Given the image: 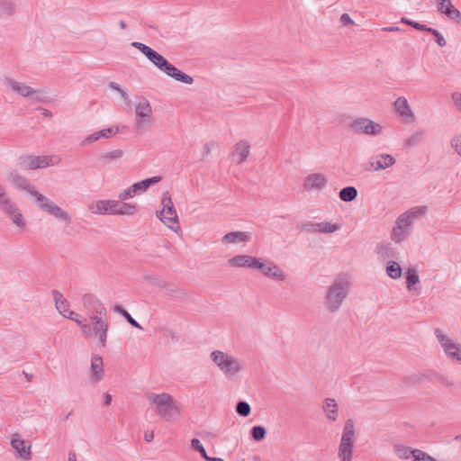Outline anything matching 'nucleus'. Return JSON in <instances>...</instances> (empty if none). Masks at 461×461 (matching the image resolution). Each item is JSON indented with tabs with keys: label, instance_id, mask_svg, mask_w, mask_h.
<instances>
[{
	"label": "nucleus",
	"instance_id": "1",
	"mask_svg": "<svg viewBox=\"0 0 461 461\" xmlns=\"http://www.w3.org/2000/svg\"><path fill=\"white\" fill-rule=\"evenodd\" d=\"M349 281L345 275H339L329 286L324 297L325 308L331 313L341 307L349 294Z\"/></svg>",
	"mask_w": 461,
	"mask_h": 461
},
{
	"label": "nucleus",
	"instance_id": "2",
	"mask_svg": "<svg viewBox=\"0 0 461 461\" xmlns=\"http://www.w3.org/2000/svg\"><path fill=\"white\" fill-rule=\"evenodd\" d=\"M147 399L152 410L162 419L168 421L175 420L179 417V408L170 394L151 393L147 395Z\"/></svg>",
	"mask_w": 461,
	"mask_h": 461
},
{
	"label": "nucleus",
	"instance_id": "3",
	"mask_svg": "<svg viewBox=\"0 0 461 461\" xmlns=\"http://www.w3.org/2000/svg\"><path fill=\"white\" fill-rule=\"evenodd\" d=\"M146 58L159 70L163 71L165 74L174 78L175 80L187 85L193 84L194 78L191 76L179 70L153 49L149 50Z\"/></svg>",
	"mask_w": 461,
	"mask_h": 461
},
{
	"label": "nucleus",
	"instance_id": "4",
	"mask_svg": "<svg viewBox=\"0 0 461 461\" xmlns=\"http://www.w3.org/2000/svg\"><path fill=\"white\" fill-rule=\"evenodd\" d=\"M210 357L212 361L226 377L235 376L243 368L241 361L239 358H235L223 351L213 350Z\"/></svg>",
	"mask_w": 461,
	"mask_h": 461
},
{
	"label": "nucleus",
	"instance_id": "5",
	"mask_svg": "<svg viewBox=\"0 0 461 461\" xmlns=\"http://www.w3.org/2000/svg\"><path fill=\"white\" fill-rule=\"evenodd\" d=\"M162 209L157 212L159 220L176 233L181 231L178 216L173 204L171 196L167 191L163 194L161 200Z\"/></svg>",
	"mask_w": 461,
	"mask_h": 461
},
{
	"label": "nucleus",
	"instance_id": "6",
	"mask_svg": "<svg viewBox=\"0 0 461 461\" xmlns=\"http://www.w3.org/2000/svg\"><path fill=\"white\" fill-rule=\"evenodd\" d=\"M3 84L21 96L31 98L38 102H46V96L43 91L35 90L24 83L18 82L13 78L5 77L3 79Z\"/></svg>",
	"mask_w": 461,
	"mask_h": 461
},
{
	"label": "nucleus",
	"instance_id": "7",
	"mask_svg": "<svg viewBox=\"0 0 461 461\" xmlns=\"http://www.w3.org/2000/svg\"><path fill=\"white\" fill-rule=\"evenodd\" d=\"M435 335L443 348L447 358L461 364V344L454 342L451 339L444 335L438 329L435 330Z\"/></svg>",
	"mask_w": 461,
	"mask_h": 461
},
{
	"label": "nucleus",
	"instance_id": "8",
	"mask_svg": "<svg viewBox=\"0 0 461 461\" xmlns=\"http://www.w3.org/2000/svg\"><path fill=\"white\" fill-rule=\"evenodd\" d=\"M350 129L357 134L377 136L382 133L383 127L371 119L357 118L350 123Z\"/></svg>",
	"mask_w": 461,
	"mask_h": 461
},
{
	"label": "nucleus",
	"instance_id": "9",
	"mask_svg": "<svg viewBox=\"0 0 461 461\" xmlns=\"http://www.w3.org/2000/svg\"><path fill=\"white\" fill-rule=\"evenodd\" d=\"M52 156H33V155H26L22 156L18 159V165L22 169H36V168H44L49 166H52L55 163Z\"/></svg>",
	"mask_w": 461,
	"mask_h": 461
},
{
	"label": "nucleus",
	"instance_id": "10",
	"mask_svg": "<svg viewBox=\"0 0 461 461\" xmlns=\"http://www.w3.org/2000/svg\"><path fill=\"white\" fill-rule=\"evenodd\" d=\"M135 113L137 118H140L136 120V127L139 131L150 126L152 108L146 98H141V100L136 104Z\"/></svg>",
	"mask_w": 461,
	"mask_h": 461
},
{
	"label": "nucleus",
	"instance_id": "11",
	"mask_svg": "<svg viewBox=\"0 0 461 461\" xmlns=\"http://www.w3.org/2000/svg\"><path fill=\"white\" fill-rule=\"evenodd\" d=\"M395 163L396 160L392 155L382 153L370 158L367 163L370 167H366V169L372 168L375 171H380L393 166Z\"/></svg>",
	"mask_w": 461,
	"mask_h": 461
},
{
	"label": "nucleus",
	"instance_id": "12",
	"mask_svg": "<svg viewBox=\"0 0 461 461\" xmlns=\"http://www.w3.org/2000/svg\"><path fill=\"white\" fill-rule=\"evenodd\" d=\"M259 266L260 267H258L257 269L259 270L264 276L280 281H284L285 279V275L275 263L270 261L266 263L265 259L260 258Z\"/></svg>",
	"mask_w": 461,
	"mask_h": 461
},
{
	"label": "nucleus",
	"instance_id": "13",
	"mask_svg": "<svg viewBox=\"0 0 461 461\" xmlns=\"http://www.w3.org/2000/svg\"><path fill=\"white\" fill-rule=\"evenodd\" d=\"M82 303L91 313L107 315V310L103 303L93 294H85L82 297Z\"/></svg>",
	"mask_w": 461,
	"mask_h": 461
},
{
	"label": "nucleus",
	"instance_id": "14",
	"mask_svg": "<svg viewBox=\"0 0 461 461\" xmlns=\"http://www.w3.org/2000/svg\"><path fill=\"white\" fill-rule=\"evenodd\" d=\"M260 258H255L249 255H237L228 260V264L232 267L255 268L259 266Z\"/></svg>",
	"mask_w": 461,
	"mask_h": 461
},
{
	"label": "nucleus",
	"instance_id": "15",
	"mask_svg": "<svg viewBox=\"0 0 461 461\" xmlns=\"http://www.w3.org/2000/svg\"><path fill=\"white\" fill-rule=\"evenodd\" d=\"M116 204V200H98L92 202L88 205V209L95 214H114Z\"/></svg>",
	"mask_w": 461,
	"mask_h": 461
},
{
	"label": "nucleus",
	"instance_id": "16",
	"mask_svg": "<svg viewBox=\"0 0 461 461\" xmlns=\"http://www.w3.org/2000/svg\"><path fill=\"white\" fill-rule=\"evenodd\" d=\"M393 107L395 112L408 122H413L415 121V115L405 97H398L393 103Z\"/></svg>",
	"mask_w": 461,
	"mask_h": 461
},
{
	"label": "nucleus",
	"instance_id": "17",
	"mask_svg": "<svg viewBox=\"0 0 461 461\" xmlns=\"http://www.w3.org/2000/svg\"><path fill=\"white\" fill-rule=\"evenodd\" d=\"M437 8L439 13L446 14L456 23L461 22V13L452 5L451 0H437Z\"/></svg>",
	"mask_w": 461,
	"mask_h": 461
},
{
	"label": "nucleus",
	"instance_id": "18",
	"mask_svg": "<svg viewBox=\"0 0 461 461\" xmlns=\"http://www.w3.org/2000/svg\"><path fill=\"white\" fill-rule=\"evenodd\" d=\"M51 295L55 302L57 311L63 317H70V315H76V312L69 310V303L64 298L63 294L58 290H52Z\"/></svg>",
	"mask_w": 461,
	"mask_h": 461
},
{
	"label": "nucleus",
	"instance_id": "19",
	"mask_svg": "<svg viewBox=\"0 0 461 461\" xmlns=\"http://www.w3.org/2000/svg\"><path fill=\"white\" fill-rule=\"evenodd\" d=\"M328 180L323 174L314 173L307 176L303 181V187L305 190L310 191L312 189L320 190L324 187Z\"/></svg>",
	"mask_w": 461,
	"mask_h": 461
},
{
	"label": "nucleus",
	"instance_id": "20",
	"mask_svg": "<svg viewBox=\"0 0 461 461\" xmlns=\"http://www.w3.org/2000/svg\"><path fill=\"white\" fill-rule=\"evenodd\" d=\"M7 180L16 185L19 189L25 190L32 195V193L37 192L34 187L30 185L28 179L20 175L16 170H12L8 176Z\"/></svg>",
	"mask_w": 461,
	"mask_h": 461
},
{
	"label": "nucleus",
	"instance_id": "21",
	"mask_svg": "<svg viewBox=\"0 0 461 461\" xmlns=\"http://www.w3.org/2000/svg\"><path fill=\"white\" fill-rule=\"evenodd\" d=\"M12 447L19 453L20 456L24 459L31 458V443L22 439L19 434H14L11 440Z\"/></svg>",
	"mask_w": 461,
	"mask_h": 461
},
{
	"label": "nucleus",
	"instance_id": "22",
	"mask_svg": "<svg viewBox=\"0 0 461 461\" xmlns=\"http://www.w3.org/2000/svg\"><path fill=\"white\" fill-rule=\"evenodd\" d=\"M0 208L4 212H5L11 217L13 222L15 225L19 227H23L25 225L23 219V215L20 212H18V209L15 203H14L12 201L5 202V204L1 206Z\"/></svg>",
	"mask_w": 461,
	"mask_h": 461
},
{
	"label": "nucleus",
	"instance_id": "23",
	"mask_svg": "<svg viewBox=\"0 0 461 461\" xmlns=\"http://www.w3.org/2000/svg\"><path fill=\"white\" fill-rule=\"evenodd\" d=\"M250 150V145L248 140H240L235 145V149L232 152V157H238L237 163H243L249 157Z\"/></svg>",
	"mask_w": 461,
	"mask_h": 461
},
{
	"label": "nucleus",
	"instance_id": "24",
	"mask_svg": "<svg viewBox=\"0 0 461 461\" xmlns=\"http://www.w3.org/2000/svg\"><path fill=\"white\" fill-rule=\"evenodd\" d=\"M108 328L109 323L107 320L91 327L93 335L98 339V342L102 347H104L106 344Z\"/></svg>",
	"mask_w": 461,
	"mask_h": 461
},
{
	"label": "nucleus",
	"instance_id": "25",
	"mask_svg": "<svg viewBox=\"0 0 461 461\" xmlns=\"http://www.w3.org/2000/svg\"><path fill=\"white\" fill-rule=\"evenodd\" d=\"M91 369H92V382H99L104 375V364L103 358L95 355L91 359Z\"/></svg>",
	"mask_w": 461,
	"mask_h": 461
},
{
	"label": "nucleus",
	"instance_id": "26",
	"mask_svg": "<svg viewBox=\"0 0 461 461\" xmlns=\"http://www.w3.org/2000/svg\"><path fill=\"white\" fill-rule=\"evenodd\" d=\"M32 196L35 197L36 202L38 203V207L43 211L51 214L54 209L58 206L54 203L50 199L41 194L40 192L32 193Z\"/></svg>",
	"mask_w": 461,
	"mask_h": 461
},
{
	"label": "nucleus",
	"instance_id": "27",
	"mask_svg": "<svg viewBox=\"0 0 461 461\" xmlns=\"http://www.w3.org/2000/svg\"><path fill=\"white\" fill-rule=\"evenodd\" d=\"M323 411L330 420L335 421L338 419V404L334 399L326 398L323 402Z\"/></svg>",
	"mask_w": 461,
	"mask_h": 461
},
{
	"label": "nucleus",
	"instance_id": "28",
	"mask_svg": "<svg viewBox=\"0 0 461 461\" xmlns=\"http://www.w3.org/2000/svg\"><path fill=\"white\" fill-rule=\"evenodd\" d=\"M249 240V235L244 231H231L225 234L221 241L224 243H240Z\"/></svg>",
	"mask_w": 461,
	"mask_h": 461
},
{
	"label": "nucleus",
	"instance_id": "29",
	"mask_svg": "<svg viewBox=\"0 0 461 461\" xmlns=\"http://www.w3.org/2000/svg\"><path fill=\"white\" fill-rule=\"evenodd\" d=\"M162 179L161 176H152L149 178L143 179L140 182L134 183L132 185V191L137 194H141L145 192L151 185L157 184L160 182Z\"/></svg>",
	"mask_w": 461,
	"mask_h": 461
},
{
	"label": "nucleus",
	"instance_id": "30",
	"mask_svg": "<svg viewBox=\"0 0 461 461\" xmlns=\"http://www.w3.org/2000/svg\"><path fill=\"white\" fill-rule=\"evenodd\" d=\"M425 377L426 370L424 372H417L404 376L402 383L404 385L411 387L423 383L425 381Z\"/></svg>",
	"mask_w": 461,
	"mask_h": 461
},
{
	"label": "nucleus",
	"instance_id": "31",
	"mask_svg": "<svg viewBox=\"0 0 461 461\" xmlns=\"http://www.w3.org/2000/svg\"><path fill=\"white\" fill-rule=\"evenodd\" d=\"M425 380H429L431 382H438L445 386H453L454 385V383L452 381L448 380L443 375H441L434 370H431V369L426 370Z\"/></svg>",
	"mask_w": 461,
	"mask_h": 461
},
{
	"label": "nucleus",
	"instance_id": "32",
	"mask_svg": "<svg viewBox=\"0 0 461 461\" xmlns=\"http://www.w3.org/2000/svg\"><path fill=\"white\" fill-rule=\"evenodd\" d=\"M123 156V150L122 149H113L112 151H108L101 154L98 157V160L102 163V165H105L109 162L116 161L120 159Z\"/></svg>",
	"mask_w": 461,
	"mask_h": 461
},
{
	"label": "nucleus",
	"instance_id": "33",
	"mask_svg": "<svg viewBox=\"0 0 461 461\" xmlns=\"http://www.w3.org/2000/svg\"><path fill=\"white\" fill-rule=\"evenodd\" d=\"M136 206L131 203H121L117 201V204L114 208V214L120 215H132L136 212Z\"/></svg>",
	"mask_w": 461,
	"mask_h": 461
},
{
	"label": "nucleus",
	"instance_id": "34",
	"mask_svg": "<svg viewBox=\"0 0 461 461\" xmlns=\"http://www.w3.org/2000/svg\"><path fill=\"white\" fill-rule=\"evenodd\" d=\"M353 447L349 444H346L343 442L339 443L338 457L341 461H351L353 455Z\"/></svg>",
	"mask_w": 461,
	"mask_h": 461
},
{
	"label": "nucleus",
	"instance_id": "35",
	"mask_svg": "<svg viewBox=\"0 0 461 461\" xmlns=\"http://www.w3.org/2000/svg\"><path fill=\"white\" fill-rule=\"evenodd\" d=\"M339 196L343 202H352L357 196V190L355 186H346L339 191Z\"/></svg>",
	"mask_w": 461,
	"mask_h": 461
},
{
	"label": "nucleus",
	"instance_id": "36",
	"mask_svg": "<svg viewBox=\"0 0 461 461\" xmlns=\"http://www.w3.org/2000/svg\"><path fill=\"white\" fill-rule=\"evenodd\" d=\"M15 12V4L10 0H0V17L11 16Z\"/></svg>",
	"mask_w": 461,
	"mask_h": 461
},
{
	"label": "nucleus",
	"instance_id": "37",
	"mask_svg": "<svg viewBox=\"0 0 461 461\" xmlns=\"http://www.w3.org/2000/svg\"><path fill=\"white\" fill-rule=\"evenodd\" d=\"M386 274L393 279H398L402 276V267L395 261H389L386 266Z\"/></svg>",
	"mask_w": 461,
	"mask_h": 461
},
{
	"label": "nucleus",
	"instance_id": "38",
	"mask_svg": "<svg viewBox=\"0 0 461 461\" xmlns=\"http://www.w3.org/2000/svg\"><path fill=\"white\" fill-rule=\"evenodd\" d=\"M113 311L117 313H120L122 316H123L126 321L132 326V327H135L139 330H142V327L140 326V324L131 317V315L125 310L123 309L122 306L120 305H115L114 308H113Z\"/></svg>",
	"mask_w": 461,
	"mask_h": 461
},
{
	"label": "nucleus",
	"instance_id": "39",
	"mask_svg": "<svg viewBox=\"0 0 461 461\" xmlns=\"http://www.w3.org/2000/svg\"><path fill=\"white\" fill-rule=\"evenodd\" d=\"M425 137L424 130L416 131L411 137H409L405 141V146L410 148L412 146L418 145L420 141L423 140Z\"/></svg>",
	"mask_w": 461,
	"mask_h": 461
},
{
	"label": "nucleus",
	"instance_id": "40",
	"mask_svg": "<svg viewBox=\"0 0 461 461\" xmlns=\"http://www.w3.org/2000/svg\"><path fill=\"white\" fill-rule=\"evenodd\" d=\"M420 282L419 275L417 274L414 267H410L407 268V278H406V284L407 288L409 290H411V287L418 284Z\"/></svg>",
	"mask_w": 461,
	"mask_h": 461
},
{
	"label": "nucleus",
	"instance_id": "41",
	"mask_svg": "<svg viewBox=\"0 0 461 461\" xmlns=\"http://www.w3.org/2000/svg\"><path fill=\"white\" fill-rule=\"evenodd\" d=\"M50 215L55 217L57 220L64 221L68 224L71 222V216L69 213L59 206H57Z\"/></svg>",
	"mask_w": 461,
	"mask_h": 461
},
{
	"label": "nucleus",
	"instance_id": "42",
	"mask_svg": "<svg viewBox=\"0 0 461 461\" xmlns=\"http://www.w3.org/2000/svg\"><path fill=\"white\" fill-rule=\"evenodd\" d=\"M342 437L344 438H356V429H355V423L353 420L348 419L346 420Z\"/></svg>",
	"mask_w": 461,
	"mask_h": 461
},
{
	"label": "nucleus",
	"instance_id": "43",
	"mask_svg": "<svg viewBox=\"0 0 461 461\" xmlns=\"http://www.w3.org/2000/svg\"><path fill=\"white\" fill-rule=\"evenodd\" d=\"M413 219L408 212L402 213L398 219L396 220L397 226H401L402 228L408 230V228L411 225Z\"/></svg>",
	"mask_w": 461,
	"mask_h": 461
},
{
	"label": "nucleus",
	"instance_id": "44",
	"mask_svg": "<svg viewBox=\"0 0 461 461\" xmlns=\"http://www.w3.org/2000/svg\"><path fill=\"white\" fill-rule=\"evenodd\" d=\"M266 429L263 426L257 425L251 429V436L254 440L261 441L266 438Z\"/></svg>",
	"mask_w": 461,
	"mask_h": 461
},
{
	"label": "nucleus",
	"instance_id": "45",
	"mask_svg": "<svg viewBox=\"0 0 461 461\" xmlns=\"http://www.w3.org/2000/svg\"><path fill=\"white\" fill-rule=\"evenodd\" d=\"M396 452L401 459H408L414 455V449L404 446H396Z\"/></svg>",
	"mask_w": 461,
	"mask_h": 461
},
{
	"label": "nucleus",
	"instance_id": "46",
	"mask_svg": "<svg viewBox=\"0 0 461 461\" xmlns=\"http://www.w3.org/2000/svg\"><path fill=\"white\" fill-rule=\"evenodd\" d=\"M236 411L242 417H248L250 414V405L245 401H240L236 405Z\"/></svg>",
	"mask_w": 461,
	"mask_h": 461
},
{
	"label": "nucleus",
	"instance_id": "47",
	"mask_svg": "<svg viewBox=\"0 0 461 461\" xmlns=\"http://www.w3.org/2000/svg\"><path fill=\"white\" fill-rule=\"evenodd\" d=\"M406 232L407 230L402 228L401 226L395 225L392 231V240L397 243L401 242L403 240Z\"/></svg>",
	"mask_w": 461,
	"mask_h": 461
},
{
	"label": "nucleus",
	"instance_id": "48",
	"mask_svg": "<svg viewBox=\"0 0 461 461\" xmlns=\"http://www.w3.org/2000/svg\"><path fill=\"white\" fill-rule=\"evenodd\" d=\"M191 447L197 452L200 453L201 456L203 458V459H206V457L208 456L207 453H206V450L205 448L203 447V446L202 445L201 441L198 439V438H193L191 440Z\"/></svg>",
	"mask_w": 461,
	"mask_h": 461
},
{
	"label": "nucleus",
	"instance_id": "49",
	"mask_svg": "<svg viewBox=\"0 0 461 461\" xmlns=\"http://www.w3.org/2000/svg\"><path fill=\"white\" fill-rule=\"evenodd\" d=\"M407 212L411 214V218L414 220V219L418 218L419 216L425 215L428 212V207L425 205L416 206V207L410 209Z\"/></svg>",
	"mask_w": 461,
	"mask_h": 461
},
{
	"label": "nucleus",
	"instance_id": "50",
	"mask_svg": "<svg viewBox=\"0 0 461 461\" xmlns=\"http://www.w3.org/2000/svg\"><path fill=\"white\" fill-rule=\"evenodd\" d=\"M108 86H109L110 88H112V89H113V90L117 91V92L121 95V96L123 98V101L125 102V104H126L128 106H130V103H131V101H130V99H129V96H128L127 93H126L123 89H122V88L120 87V86H119L117 83H115V82H110V83H109V85H108Z\"/></svg>",
	"mask_w": 461,
	"mask_h": 461
},
{
	"label": "nucleus",
	"instance_id": "51",
	"mask_svg": "<svg viewBox=\"0 0 461 461\" xmlns=\"http://www.w3.org/2000/svg\"><path fill=\"white\" fill-rule=\"evenodd\" d=\"M413 461H436L432 456L420 449H414Z\"/></svg>",
	"mask_w": 461,
	"mask_h": 461
},
{
	"label": "nucleus",
	"instance_id": "52",
	"mask_svg": "<svg viewBox=\"0 0 461 461\" xmlns=\"http://www.w3.org/2000/svg\"><path fill=\"white\" fill-rule=\"evenodd\" d=\"M301 228L307 232H321L319 222L306 221L302 224Z\"/></svg>",
	"mask_w": 461,
	"mask_h": 461
},
{
	"label": "nucleus",
	"instance_id": "53",
	"mask_svg": "<svg viewBox=\"0 0 461 461\" xmlns=\"http://www.w3.org/2000/svg\"><path fill=\"white\" fill-rule=\"evenodd\" d=\"M321 232L330 233L338 230L340 228L339 224H330L329 222H319Z\"/></svg>",
	"mask_w": 461,
	"mask_h": 461
},
{
	"label": "nucleus",
	"instance_id": "54",
	"mask_svg": "<svg viewBox=\"0 0 461 461\" xmlns=\"http://www.w3.org/2000/svg\"><path fill=\"white\" fill-rule=\"evenodd\" d=\"M429 32L436 37V41L439 47H444L447 44L445 38L438 30L430 27Z\"/></svg>",
	"mask_w": 461,
	"mask_h": 461
},
{
	"label": "nucleus",
	"instance_id": "55",
	"mask_svg": "<svg viewBox=\"0 0 461 461\" xmlns=\"http://www.w3.org/2000/svg\"><path fill=\"white\" fill-rule=\"evenodd\" d=\"M131 46L135 49L139 50L145 57L151 50L150 47L145 45L144 43L139 42V41H133L131 42Z\"/></svg>",
	"mask_w": 461,
	"mask_h": 461
},
{
	"label": "nucleus",
	"instance_id": "56",
	"mask_svg": "<svg viewBox=\"0 0 461 461\" xmlns=\"http://www.w3.org/2000/svg\"><path fill=\"white\" fill-rule=\"evenodd\" d=\"M451 146H452V148H454L456 152L459 156H461V134L452 138Z\"/></svg>",
	"mask_w": 461,
	"mask_h": 461
},
{
	"label": "nucleus",
	"instance_id": "57",
	"mask_svg": "<svg viewBox=\"0 0 461 461\" xmlns=\"http://www.w3.org/2000/svg\"><path fill=\"white\" fill-rule=\"evenodd\" d=\"M117 132H118V128L117 127H115V128L110 127V128L99 131V136L101 138H105L106 139V138H109L112 135H115Z\"/></svg>",
	"mask_w": 461,
	"mask_h": 461
},
{
	"label": "nucleus",
	"instance_id": "58",
	"mask_svg": "<svg viewBox=\"0 0 461 461\" xmlns=\"http://www.w3.org/2000/svg\"><path fill=\"white\" fill-rule=\"evenodd\" d=\"M107 315H99L98 313H91L89 316L90 319V326H94L95 324H98L99 322L104 321V320H107Z\"/></svg>",
	"mask_w": 461,
	"mask_h": 461
},
{
	"label": "nucleus",
	"instance_id": "59",
	"mask_svg": "<svg viewBox=\"0 0 461 461\" xmlns=\"http://www.w3.org/2000/svg\"><path fill=\"white\" fill-rule=\"evenodd\" d=\"M100 139H101V137L99 136V131L95 132L93 134H90L86 138H85V140L82 141V145L86 146L88 144H91L95 141L99 140Z\"/></svg>",
	"mask_w": 461,
	"mask_h": 461
},
{
	"label": "nucleus",
	"instance_id": "60",
	"mask_svg": "<svg viewBox=\"0 0 461 461\" xmlns=\"http://www.w3.org/2000/svg\"><path fill=\"white\" fill-rule=\"evenodd\" d=\"M134 194H136V192L132 191V185H131L129 188L123 190L119 194L118 197H119L120 200L124 201V200L128 199L129 197L133 196Z\"/></svg>",
	"mask_w": 461,
	"mask_h": 461
},
{
	"label": "nucleus",
	"instance_id": "61",
	"mask_svg": "<svg viewBox=\"0 0 461 461\" xmlns=\"http://www.w3.org/2000/svg\"><path fill=\"white\" fill-rule=\"evenodd\" d=\"M452 100L458 110L461 111V93L455 92L452 94Z\"/></svg>",
	"mask_w": 461,
	"mask_h": 461
},
{
	"label": "nucleus",
	"instance_id": "62",
	"mask_svg": "<svg viewBox=\"0 0 461 461\" xmlns=\"http://www.w3.org/2000/svg\"><path fill=\"white\" fill-rule=\"evenodd\" d=\"M411 27H412V28H414V29H416L418 31L427 32H429V31L430 29V27H428L425 24H421V23L414 22V21H412V23H411Z\"/></svg>",
	"mask_w": 461,
	"mask_h": 461
},
{
	"label": "nucleus",
	"instance_id": "63",
	"mask_svg": "<svg viewBox=\"0 0 461 461\" xmlns=\"http://www.w3.org/2000/svg\"><path fill=\"white\" fill-rule=\"evenodd\" d=\"M339 21L344 26L352 24L354 23L348 14H341Z\"/></svg>",
	"mask_w": 461,
	"mask_h": 461
},
{
	"label": "nucleus",
	"instance_id": "64",
	"mask_svg": "<svg viewBox=\"0 0 461 461\" xmlns=\"http://www.w3.org/2000/svg\"><path fill=\"white\" fill-rule=\"evenodd\" d=\"M80 326L82 327L83 333L86 336H89V335L93 334L90 324L86 323V324H81Z\"/></svg>",
	"mask_w": 461,
	"mask_h": 461
}]
</instances>
